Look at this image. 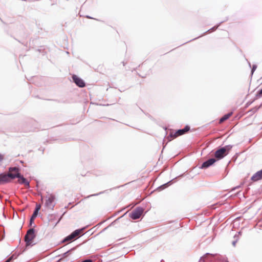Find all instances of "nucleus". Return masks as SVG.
I'll return each mask as SVG.
<instances>
[{"instance_id":"nucleus-20","label":"nucleus","mask_w":262,"mask_h":262,"mask_svg":"<svg viewBox=\"0 0 262 262\" xmlns=\"http://www.w3.org/2000/svg\"><path fill=\"white\" fill-rule=\"evenodd\" d=\"M262 96V88L256 94V99L260 98Z\"/></svg>"},{"instance_id":"nucleus-25","label":"nucleus","mask_w":262,"mask_h":262,"mask_svg":"<svg viewBox=\"0 0 262 262\" xmlns=\"http://www.w3.org/2000/svg\"><path fill=\"white\" fill-rule=\"evenodd\" d=\"M257 68V66L256 64H253L251 69V74L252 75L254 71L256 70Z\"/></svg>"},{"instance_id":"nucleus-5","label":"nucleus","mask_w":262,"mask_h":262,"mask_svg":"<svg viewBox=\"0 0 262 262\" xmlns=\"http://www.w3.org/2000/svg\"><path fill=\"white\" fill-rule=\"evenodd\" d=\"M190 130V127L188 125H186L183 129L178 130L174 134L171 133L169 136L171 138H176L178 136H181Z\"/></svg>"},{"instance_id":"nucleus-30","label":"nucleus","mask_w":262,"mask_h":262,"mask_svg":"<svg viewBox=\"0 0 262 262\" xmlns=\"http://www.w3.org/2000/svg\"><path fill=\"white\" fill-rule=\"evenodd\" d=\"M239 187H240V186H236V187H235L233 188L232 189V190H235L236 189H237V188H239Z\"/></svg>"},{"instance_id":"nucleus-4","label":"nucleus","mask_w":262,"mask_h":262,"mask_svg":"<svg viewBox=\"0 0 262 262\" xmlns=\"http://www.w3.org/2000/svg\"><path fill=\"white\" fill-rule=\"evenodd\" d=\"M144 211V209L141 207L136 208L130 213L129 217L133 220H137L140 218Z\"/></svg>"},{"instance_id":"nucleus-28","label":"nucleus","mask_w":262,"mask_h":262,"mask_svg":"<svg viewBox=\"0 0 262 262\" xmlns=\"http://www.w3.org/2000/svg\"><path fill=\"white\" fill-rule=\"evenodd\" d=\"M81 262H92V260L91 259H86Z\"/></svg>"},{"instance_id":"nucleus-35","label":"nucleus","mask_w":262,"mask_h":262,"mask_svg":"<svg viewBox=\"0 0 262 262\" xmlns=\"http://www.w3.org/2000/svg\"><path fill=\"white\" fill-rule=\"evenodd\" d=\"M202 260V257L200 258V262H201V261Z\"/></svg>"},{"instance_id":"nucleus-8","label":"nucleus","mask_w":262,"mask_h":262,"mask_svg":"<svg viewBox=\"0 0 262 262\" xmlns=\"http://www.w3.org/2000/svg\"><path fill=\"white\" fill-rule=\"evenodd\" d=\"M216 161L214 158H210L209 160L204 162L200 167L201 169L207 168L212 165Z\"/></svg>"},{"instance_id":"nucleus-34","label":"nucleus","mask_w":262,"mask_h":262,"mask_svg":"<svg viewBox=\"0 0 262 262\" xmlns=\"http://www.w3.org/2000/svg\"><path fill=\"white\" fill-rule=\"evenodd\" d=\"M86 17L89 18H92L91 17L89 16H87Z\"/></svg>"},{"instance_id":"nucleus-7","label":"nucleus","mask_w":262,"mask_h":262,"mask_svg":"<svg viewBox=\"0 0 262 262\" xmlns=\"http://www.w3.org/2000/svg\"><path fill=\"white\" fill-rule=\"evenodd\" d=\"M72 79L74 82L79 88H83L85 84L84 81L75 75L72 76Z\"/></svg>"},{"instance_id":"nucleus-2","label":"nucleus","mask_w":262,"mask_h":262,"mask_svg":"<svg viewBox=\"0 0 262 262\" xmlns=\"http://www.w3.org/2000/svg\"><path fill=\"white\" fill-rule=\"evenodd\" d=\"M46 200L45 204L46 207L53 210L55 205L54 203L55 199V195L53 194H49L46 196Z\"/></svg>"},{"instance_id":"nucleus-10","label":"nucleus","mask_w":262,"mask_h":262,"mask_svg":"<svg viewBox=\"0 0 262 262\" xmlns=\"http://www.w3.org/2000/svg\"><path fill=\"white\" fill-rule=\"evenodd\" d=\"M10 180L8 179L7 173H0V185L9 183Z\"/></svg>"},{"instance_id":"nucleus-14","label":"nucleus","mask_w":262,"mask_h":262,"mask_svg":"<svg viewBox=\"0 0 262 262\" xmlns=\"http://www.w3.org/2000/svg\"><path fill=\"white\" fill-rule=\"evenodd\" d=\"M18 182L20 184H23V183L26 181V180H27V179L25 178L24 176L20 174V173H19V177H18Z\"/></svg>"},{"instance_id":"nucleus-15","label":"nucleus","mask_w":262,"mask_h":262,"mask_svg":"<svg viewBox=\"0 0 262 262\" xmlns=\"http://www.w3.org/2000/svg\"><path fill=\"white\" fill-rule=\"evenodd\" d=\"M75 249V248H72V249H71L70 250H69L67 251V252H66L65 253H64L61 255V256H62V257H61V258H60L58 260V261H62V260L64 259V258H65L66 257H67V256H68V253H69L71 251L73 250H74Z\"/></svg>"},{"instance_id":"nucleus-1","label":"nucleus","mask_w":262,"mask_h":262,"mask_svg":"<svg viewBox=\"0 0 262 262\" xmlns=\"http://www.w3.org/2000/svg\"><path fill=\"white\" fill-rule=\"evenodd\" d=\"M35 237V229L34 228H31L27 231L25 236V242H26V247H32L35 244L32 241Z\"/></svg>"},{"instance_id":"nucleus-9","label":"nucleus","mask_w":262,"mask_h":262,"mask_svg":"<svg viewBox=\"0 0 262 262\" xmlns=\"http://www.w3.org/2000/svg\"><path fill=\"white\" fill-rule=\"evenodd\" d=\"M262 179V169L255 173L251 178V180L253 182L258 181Z\"/></svg>"},{"instance_id":"nucleus-22","label":"nucleus","mask_w":262,"mask_h":262,"mask_svg":"<svg viewBox=\"0 0 262 262\" xmlns=\"http://www.w3.org/2000/svg\"><path fill=\"white\" fill-rule=\"evenodd\" d=\"M171 182V181H170L169 182H168L167 183L160 186L159 188L160 189H164L165 188H166L167 187V186Z\"/></svg>"},{"instance_id":"nucleus-31","label":"nucleus","mask_w":262,"mask_h":262,"mask_svg":"<svg viewBox=\"0 0 262 262\" xmlns=\"http://www.w3.org/2000/svg\"><path fill=\"white\" fill-rule=\"evenodd\" d=\"M11 261V260L9 258H8L5 262H10Z\"/></svg>"},{"instance_id":"nucleus-16","label":"nucleus","mask_w":262,"mask_h":262,"mask_svg":"<svg viewBox=\"0 0 262 262\" xmlns=\"http://www.w3.org/2000/svg\"><path fill=\"white\" fill-rule=\"evenodd\" d=\"M19 169L17 167H10L9 168V171L12 172L15 171L16 172H19Z\"/></svg>"},{"instance_id":"nucleus-32","label":"nucleus","mask_w":262,"mask_h":262,"mask_svg":"<svg viewBox=\"0 0 262 262\" xmlns=\"http://www.w3.org/2000/svg\"><path fill=\"white\" fill-rule=\"evenodd\" d=\"M252 102H247L246 104L247 106H249Z\"/></svg>"},{"instance_id":"nucleus-17","label":"nucleus","mask_w":262,"mask_h":262,"mask_svg":"<svg viewBox=\"0 0 262 262\" xmlns=\"http://www.w3.org/2000/svg\"><path fill=\"white\" fill-rule=\"evenodd\" d=\"M259 107H255L253 108L252 109L250 110L248 112L250 113V115H252L254 114L255 112H256L259 109Z\"/></svg>"},{"instance_id":"nucleus-27","label":"nucleus","mask_w":262,"mask_h":262,"mask_svg":"<svg viewBox=\"0 0 262 262\" xmlns=\"http://www.w3.org/2000/svg\"><path fill=\"white\" fill-rule=\"evenodd\" d=\"M237 241V239H236L235 241H234L232 242V245L233 246H235Z\"/></svg>"},{"instance_id":"nucleus-33","label":"nucleus","mask_w":262,"mask_h":262,"mask_svg":"<svg viewBox=\"0 0 262 262\" xmlns=\"http://www.w3.org/2000/svg\"><path fill=\"white\" fill-rule=\"evenodd\" d=\"M248 65L250 67H251V63L249 61H248Z\"/></svg>"},{"instance_id":"nucleus-13","label":"nucleus","mask_w":262,"mask_h":262,"mask_svg":"<svg viewBox=\"0 0 262 262\" xmlns=\"http://www.w3.org/2000/svg\"><path fill=\"white\" fill-rule=\"evenodd\" d=\"M232 114V113H229L224 116H223L220 119V123H222L227 119H228Z\"/></svg>"},{"instance_id":"nucleus-18","label":"nucleus","mask_w":262,"mask_h":262,"mask_svg":"<svg viewBox=\"0 0 262 262\" xmlns=\"http://www.w3.org/2000/svg\"><path fill=\"white\" fill-rule=\"evenodd\" d=\"M232 147L233 146L231 145H227L222 147L225 149V152L226 153H227L228 151H229L232 148Z\"/></svg>"},{"instance_id":"nucleus-23","label":"nucleus","mask_w":262,"mask_h":262,"mask_svg":"<svg viewBox=\"0 0 262 262\" xmlns=\"http://www.w3.org/2000/svg\"><path fill=\"white\" fill-rule=\"evenodd\" d=\"M17 256H18V255L16 254V253H14V254H12L9 258L11 260H12L13 259H15L17 258Z\"/></svg>"},{"instance_id":"nucleus-6","label":"nucleus","mask_w":262,"mask_h":262,"mask_svg":"<svg viewBox=\"0 0 262 262\" xmlns=\"http://www.w3.org/2000/svg\"><path fill=\"white\" fill-rule=\"evenodd\" d=\"M227 153L225 152V149L221 147L215 151L214 152V156L217 159H223Z\"/></svg>"},{"instance_id":"nucleus-29","label":"nucleus","mask_w":262,"mask_h":262,"mask_svg":"<svg viewBox=\"0 0 262 262\" xmlns=\"http://www.w3.org/2000/svg\"><path fill=\"white\" fill-rule=\"evenodd\" d=\"M3 160V157L2 155L0 154V162Z\"/></svg>"},{"instance_id":"nucleus-12","label":"nucleus","mask_w":262,"mask_h":262,"mask_svg":"<svg viewBox=\"0 0 262 262\" xmlns=\"http://www.w3.org/2000/svg\"><path fill=\"white\" fill-rule=\"evenodd\" d=\"M37 215H38V213L33 212V213L32 215V216L30 219V222H29V226H32L33 224H34V220L37 216ZM35 227V225H34L33 228H34Z\"/></svg>"},{"instance_id":"nucleus-36","label":"nucleus","mask_w":262,"mask_h":262,"mask_svg":"<svg viewBox=\"0 0 262 262\" xmlns=\"http://www.w3.org/2000/svg\"><path fill=\"white\" fill-rule=\"evenodd\" d=\"M198 38V37H195V39H197ZM193 39H195V38H194V39H193L192 40H193Z\"/></svg>"},{"instance_id":"nucleus-11","label":"nucleus","mask_w":262,"mask_h":262,"mask_svg":"<svg viewBox=\"0 0 262 262\" xmlns=\"http://www.w3.org/2000/svg\"><path fill=\"white\" fill-rule=\"evenodd\" d=\"M19 172H16L15 173H13L11 172H9L7 173L8 179L9 180L10 179H14L16 178H18V177H19Z\"/></svg>"},{"instance_id":"nucleus-26","label":"nucleus","mask_w":262,"mask_h":262,"mask_svg":"<svg viewBox=\"0 0 262 262\" xmlns=\"http://www.w3.org/2000/svg\"><path fill=\"white\" fill-rule=\"evenodd\" d=\"M23 184L27 186L28 188L30 187L29 182L27 180H26V181L23 183Z\"/></svg>"},{"instance_id":"nucleus-3","label":"nucleus","mask_w":262,"mask_h":262,"mask_svg":"<svg viewBox=\"0 0 262 262\" xmlns=\"http://www.w3.org/2000/svg\"><path fill=\"white\" fill-rule=\"evenodd\" d=\"M85 229V228H82L81 229H77L73 231L72 233H71L70 235L66 237L62 241V243H64L67 242H69L73 239L76 237L79 236L82 232L83 231V230Z\"/></svg>"},{"instance_id":"nucleus-21","label":"nucleus","mask_w":262,"mask_h":262,"mask_svg":"<svg viewBox=\"0 0 262 262\" xmlns=\"http://www.w3.org/2000/svg\"><path fill=\"white\" fill-rule=\"evenodd\" d=\"M222 23H223V21L220 22L219 25H217L216 26H214V27L211 28V29H209L208 31H207L206 32V33L208 32V31H210V30H211V31L215 30V29H216L219 27V26L220 25V24H222ZM205 33V32L204 33V34Z\"/></svg>"},{"instance_id":"nucleus-24","label":"nucleus","mask_w":262,"mask_h":262,"mask_svg":"<svg viewBox=\"0 0 262 262\" xmlns=\"http://www.w3.org/2000/svg\"><path fill=\"white\" fill-rule=\"evenodd\" d=\"M103 193V191H102V192H100L99 193H95V194H91V195H88V196H86L85 198H89L91 196H97L100 194H102Z\"/></svg>"},{"instance_id":"nucleus-19","label":"nucleus","mask_w":262,"mask_h":262,"mask_svg":"<svg viewBox=\"0 0 262 262\" xmlns=\"http://www.w3.org/2000/svg\"><path fill=\"white\" fill-rule=\"evenodd\" d=\"M41 205L40 204H36L35 209L34 211V212H36L37 213H38V211L40 209Z\"/></svg>"}]
</instances>
